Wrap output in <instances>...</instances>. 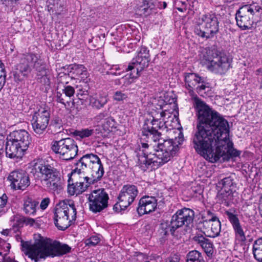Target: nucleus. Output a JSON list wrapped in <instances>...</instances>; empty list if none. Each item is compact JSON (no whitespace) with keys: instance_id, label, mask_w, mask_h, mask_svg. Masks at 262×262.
<instances>
[{"instance_id":"f257e3e1","label":"nucleus","mask_w":262,"mask_h":262,"mask_svg":"<svg viewBox=\"0 0 262 262\" xmlns=\"http://www.w3.org/2000/svg\"><path fill=\"white\" fill-rule=\"evenodd\" d=\"M194 106L200 123L193 140L195 150L212 163L221 158L223 161H228L229 130L228 121L198 98L194 99Z\"/></svg>"},{"instance_id":"f03ea898","label":"nucleus","mask_w":262,"mask_h":262,"mask_svg":"<svg viewBox=\"0 0 262 262\" xmlns=\"http://www.w3.org/2000/svg\"><path fill=\"white\" fill-rule=\"evenodd\" d=\"M151 117L145 121L143 126V134L148 137L151 143H142L144 148L140 150L138 154V164L142 170L145 171L149 167L157 168L168 162L178 150V145L172 139H163L160 138L161 133L158 129L165 126L168 127V120L171 118L170 113L166 110L160 107L157 111L151 112Z\"/></svg>"},{"instance_id":"7ed1b4c3","label":"nucleus","mask_w":262,"mask_h":262,"mask_svg":"<svg viewBox=\"0 0 262 262\" xmlns=\"http://www.w3.org/2000/svg\"><path fill=\"white\" fill-rule=\"evenodd\" d=\"M23 250L26 256L32 260L38 262L47 257L63 255L71 250L68 245L62 244L50 238L40 237L33 244L22 243Z\"/></svg>"},{"instance_id":"20e7f679","label":"nucleus","mask_w":262,"mask_h":262,"mask_svg":"<svg viewBox=\"0 0 262 262\" xmlns=\"http://www.w3.org/2000/svg\"><path fill=\"white\" fill-rule=\"evenodd\" d=\"M6 154L10 158H21L31 142L30 134L24 129L14 130L7 137Z\"/></svg>"},{"instance_id":"39448f33","label":"nucleus","mask_w":262,"mask_h":262,"mask_svg":"<svg viewBox=\"0 0 262 262\" xmlns=\"http://www.w3.org/2000/svg\"><path fill=\"white\" fill-rule=\"evenodd\" d=\"M76 208L72 201H62L56 206L54 223L61 230L67 229L76 219Z\"/></svg>"},{"instance_id":"423d86ee","label":"nucleus","mask_w":262,"mask_h":262,"mask_svg":"<svg viewBox=\"0 0 262 262\" xmlns=\"http://www.w3.org/2000/svg\"><path fill=\"white\" fill-rule=\"evenodd\" d=\"M76 208L72 201H62L56 206L54 223L61 230L67 229L76 219Z\"/></svg>"},{"instance_id":"0eeeda50","label":"nucleus","mask_w":262,"mask_h":262,"mask_svg":"<svg viewBox=\"0 0 262 262\" xmlns=\"http://www.w3.org/2000/svg\"><path fill=\"white\" fill-rule=\"evenodd\" d=\"M200 60L201 63L211 72L222 73L229 67L228 58L218 57L215 51L209 48L201 50Z\"/></svg>"},{"instance_id":"6e6552de","label":"nucleus","mask_w":262,"mask_h":262,"mask_svg":"<svg viewBox=\"0 0 262 262\" xmlns=\"http://www.w3.org/2000/svg\"><path fill=\"white\" fill-rule=\"evenodd\" d=\"M261 9V7L257 3L246 5L240 7L235 16L237 26L244 30L250 28Z\"/></svg>"},{"instance_id":"1a4fd4ad","label":"nucleus","mask_w":262,"mask_h":262,"mask_svg":"<svg viewBox=\"0 0 262 262\" xmlns=\"http://www.w3.org/2000/svg\"><path fill=\"white\" fill-rule=\"evenodd\" d=\"M218 30L217 19L213 14L202 15L198 19L194 28L195 34L206 38L212 37Z\"/></svg>"},{"instance_id":"9d476101","label":"nucleus","mask_w":262,"mask_h":262,"mask_svg":"<svg viewBox=\"0 0 262 262\" xmlns=\"http://www.w3.org/2000/svg\"><path fill=\"white\" fill-rule=\"evenodd\" d=\"M52 149L64 160L73 159L77 155L78 148L75 141L71 138L53 142Z\"/></svg>"},{"instance_id":"9b49d317","label":"nucleus","mask_w":262,"mask_h":262,"mask_svg":"<svg viewBox=\"0 0 262 262\" xmlns=\"http://www.w3.org/2000/svg\"><path fill=\"white\" fill-rule=\"evenodd\" d=\"M38 56L34 54L24 55L20 62L17 64L16 71L14 73L15 81H21L28 77L30 73V67L38 69L40 64Z\"/></svg>"},{"instance_id":"f8f14e48","label":"nucleus","mask_w":262,"mask_h":262,"mask_svg":"<svg viewBox=\"0 0 262 262\" xmlns=\"http://www.w3.org/2000/svg\"><path fill=\"white\" fill-rule=\"evenodd\" d=\"M86 196L89 209L94 213L99 212L108 206L109 196L103 188L93 190Z\"/></svg>"},{"instance_id":"ddd939ff","label":"nucleus","mask_w":262,"mask_h":262,"mask_svg":"<svg viewBox=\"0 0 262 262\" xmlns=\"http://www.w3.org/2000/svg\"><path fill=\"white\" fill-rule=\"evenodd\" d=\"M70 180L74 182L68 186V192L71 195L82 193L91 185L85 178L84 172L78 168L72 171Z\"/></svg>"},{"instance_id":"4468645a","label":"nucleus","mask_w":262,"mask_h":262,"mask_svg":"<svg viewBox=\"0 0 262 262\" xmlns=\"http://www.w3.org/2000/svg\"><path fill=\"white\" fill-rule=\"evenodd\" d=\"M138 193L137 188L135 185L124 186L118 196V202L114 206V210L119 212L125 209L134 202Z\"/></svg>"},{"instance_id":"2eb2a0df","label":"nucleus","mask_w":262,"mask_h":262,"mask_svg":"<svg viewBox=\"0 0 262 262\" xmlns=\"http://www.w3.org/2000/svg\"><path fill=\"white\" fill-rule=\"evenodd\" d=\"M194 212L190 209L183 208L178 210L172 216L170 231L173 233L175 230L183 226H188L193 220Z\"/></svg>"},{"instance_id":"dca6fc26","label":"nucleus","mask_w":262,"mask_h":262,"mask_svg":"<svg viewBox=\"0 0 262 262\" xmlns=\"http://www.w3.org/2000/svg\"><path fill=\"white\" fill-rule=\"evenodd\" d=\"M50 111L45 108L40 109L34 114L31 123L34 132L38 135L43 134L49 124Z\"/></svg>"},{"instance_id":"f3484780","label":"nucleus","mask_w":262,"mask_h":262,"mask_svg":"<svg viewBox=\"0 0 262 262\" xmlns=\"http://www.w3.org/2000/svg\"><path fill=\"white\" fill-rule=\"evenodd\" d=\"M30 165L31 173L33 174L40 173L42 183L59 172L55 168L40 160H34Z\"/></svg>"},{"instance_id":"a211bd4d","label":"nucleus","mask_w":262,"mask_h":262,"mask_svg":"<svg viewBox=\"0 0 262 262\" xmlns=\"http://www.w3.org/2000/svg\"><path fill=\"white\" fill-rule=\"evenodd\" d=\"M8 180L11 182V188L15 190H25L30 185L28 174L24 170L11 172Z\"/></svg>"},{"instance_id":"6ab92c4d","label":"nucleus","mask_w":262,"mask_h":262,"mask_svg":"<svg viewBox=\"0 0 262 262\" xmlns=\"http://www.w3.org/2000/svg\"><path fill=\"white\" fill-rule=\"evenodd\" d=\"M202 232L208 237H215L221 231V223L216 217L203 221L199 224Z\"/></svg>"},{"instance_id":"aec40b11","label":"nucleus","mask_w":262,"mask_h":262,"mask_svg":"<svg viewBox=\"0 0 262 262\" xmlns=\"http://www.w3.org/2000/svg\"><path fill=\"white\" fill-rule=\"evenodd\" d=\"M149 51L146 47H141L137 52V55L133 59V64L129 68L134 66L137 71H142L148 67L149 62Z\"/></svg>"},{"instance_id":"412c9836","label":"nucleus","mask_w":262,"mask_h":262,"mask_svg":"<svg viewBox=\"0 0 262 262\" xmlns=\"http://www.w3.org/2000/svg\"><path fill=\"white\" fill-rule=\"evenodd\" d=\"M157 206V200L154 196H144L139 202L137 211L140 215L149 213L155 211Z\"/></svg>"},{"instance_id":"4be33fe9","label":"nucleus","mask_w":262,"mask_h":262,"mask_svg":"<svg viewBox=\"0 0 262 262\" xmlns=\"http://www.w3.org/2000/svg\"><path fill=\"white\" fill-rule=\"evenodd\" d=\"M42 183L49 191L54 193L58 194L62 190V182L59 172Z\"/></svg>"},{"instance_id":"5701e85b","label":"nucleus","mask_w":262,"mask_h":262,"mask_svg":"<svg viewBox=\"0 0 262 262\" xmlns=\"http://www.w3.org/2000/svg\"><path fill=\"white\" fill-rule=\"evenodd\" d=\"M230 223L232 225L236 240L239 242H245L246 240V237L243 227L237 216L231 213Z\"/></svg>"},{"instance_id":"b1692460","label":"nucleus","mask_w":262,"mask_h":262,"mask_svg":"<svg viewBox=\"0 0 262 262\" xmlns=\"http://www.w3.org/2000/svg\"><path fill=\"white\" fill-rule=\"evenodd\" d=\"M90 169V176L85 175V178L91 185L94 184L102 178L104 173L103 166L102 162H100L98 164L91 166Z\"/></svg>"},{"instance_id":"393cba45","label":"nucleus","mask_w":262,"mask_h":262,"mask_svg":"<svg viewBox=\"0 0 262 262\" xmlns=\"http://www.w3.org/2000/svg\"><path fill=\"white\" fill-rule=\"evenodd\" d=\"M193 241L199 244L208 256H211L213 253V245L210 240L202 234H198L193 237Z\"/></svg>"},{"instance_id":"a878e982","label":"nucleus","mask_w":262,"mask_h":262,"mask_svg":"<svg viewBox=\"0 0 262 262\" xmlns=\"http://www.w3.org/2000/svg\"><path fill=\"white\" fill-rule=\"evenodd\" d=\"M101 162L100 159L99 157L93 154H88L83 155L79 160L77 163V166L81 167L83 168L84 167L86 168L88 167L89 168L91 166H93Z\"/></svg>"},{"instance_id":"bb28decb","label":"nucleus","mask_w":262,"mask_h":262,"mask_svg":"<svg viewBox=\"0 0 262 262\" xmlns=\"http://www.w3.org/2000/svg\"><path fill=\"white\" fill-rule=\"evenodd\" d=\"M185 80L186 88L189 89L191 93L200 82H202L203 78L195 73H187L185 76Z\"/></svg>"},{"instance_id":"cd10ccee","label":"nucleus","mask_w":262,"mask_h":262,"mask_svg":"<svg viewBox=\"0 0 262 262\" xmlns=\"http://www.w3.org/2000/svg\"><path fill=\"white\" fill-rule=\"evenodd\" d=\"M48 11L52 15H59L63 11V2L61 0H48Z\"/></svg>"},{"instance_id":"c85d7f7f","label":"nucleus","mask_w":262,"mask_h":262,"mask_svg":"<svg viewBox=\"0 0 262 262\" xmlns=\"http://www.w3.org/2000/svg\"><path fill=\"white\" fill-rule=\"evenodd\" d=\"M107 102L106 95L99 94L91 96L90 98V104L97 109H100Z\"/></svg>"},{"instance_id":"c756f323","label":"nucleus","mask_w":262,"mask_h":262,"mask_svg":"<svg viewBox=\"0 0 262 262\" xmlns=\"http://www.w3.org/2000/svg\"><path fill=\"white\" fill-rule=\"evenodd\" d=\"M72 72L77 77V78L83 82L88 81V73L86 69L81 64H75L72 68Z\"/></svg>"},{"instance_id":"7c9ffc66","label":"nucleus","mask_w":262,"mask_h":262,"mask_svg":"<svg viewBox=\"0 0 262 262\" xmlns=\"http://www.w3.org/2000/svg\"><path fill=\"white\" fill-rule=\"evenodd\" d=\"M37 70L38 72V78H39V76H41V77L40 78V82L46 86H49L50 82V78L48 76L49 70L46 68V67L45 65H43L40 63V64L38 66V68L37 69Z\"/></svg>"},{"instance_id":"2f4dec72","label":"nucleus","mask_w":262,"mask_h":262,"mask_svg":"<svg viewBox=\"0 0 262 262\" xmlns=\"http://www.w3.org/2000/svg\"><path fill=\"white\" fill-rule=\"evenodd\" d=\"M252 252L254 258L259 262H262V237L254 241Z\"/></svg>"},{"instance_id":"473e14b6","label":"nucleus","mask_w":262,"mask_h":262,"mask_svg":"<svg viewBox=\"0 0 262 262\" xmlns=\"http://www.w3.org/2000/svg\"><path fill=\"white\" fill-rule=\"evenodd\" d=\"M38 203L31 199H27L24 203V211L28 215H34L36 211Z\"/></svg>"},{"instance_id":"72a5a7b5","label":"nucleus","mask_w":262,"mask_h":262,"mask_svg":"<svg viewBox=\"0 0 262 262\" xmlns=\"http://www.w3.org/2000/svg\"><path fill=\"white\" fill-rule=\"evenodd\" d=\"M186 262H205V261L200 252L192 250L187 254Z\"/></svg>"},{"instance_id":"f704fd0d","label":"nucleus","mask_w":262,"mask_h":262,"mask_svg":"<svg viewBox=\"0 0 262 262\" xmlns=\"http://www.w3.org/2000/svg\"><path fill=\"white\" fill-rule=\"evenodd\" d=\"M217 199L221 204H224L226 206H229V193L227 191L226 187L225 185L223 186V188L219 193L217 195Z\"/></svg>"},{"instance_id":"c9c22d12","label":"nucleus","mask_w":262,"mask_h":262,"mask_svg":"<svg viewBox=\"0 0 262 262\" xmlns=\"http://www.w3.org/2000/svg\"><path fill=\"white\" fill-rule=\"evenodd\" d=\"M56 100L58 102L63 104L65 108L70 111L75 107V102L73 100L66 101L61 94L59 93L57 94Z\"/></svg>"},{"instance_id":"e433bc0d","label":"nucleus","mask_w":262,"mask_h":262,"mask_svg":"<svg viewBox=\"0 0 262 262\" xmlns=\"http://www.w3.org/2000/svg\"><path fill=\"white\" fill-rule=\"evenodd\" d=\"M113 98L117 102L125 101L128 98V94L123 91H117L114 93Z\"/></svg>"},{"instance_id":"4c0bfd02","label":"nucleus","mask_w":262,"mask_h":262,"mask_svg":"<svg viewBox=\"0 0 262 262\" xmlns=\"http://www.w3.org/2000/svg\"><path fill=\"white\" fill-rule=\"evenodd\" d=\"M141 71H137V73H133L132 77L129 76V75H126L122 77V78H124V81H123V85L127 86L130 83H133L134 81V80L140 76V73Z\"/></svg>"},{"instance_id":"58836bf2","label":"nucleus","mask_w":262,"mask_h":262,"mask_svg":"<svg viewBox=\"0 0 262 262\" xmlns=\"http://www.w3.org/2000/svg\"><path fill=\"white\" fill-rule=\"evenodd\" d=\"M100 242V238L97 236H92L85 241L86 245L91 247L97 245Z\"/></svg>"},{"instance_id":"ea45409f","label":"nucleus","mask_w":262,"mask_h":262,"mask_svg":"<svg viewBox=\"0 0 262 262\" xmlns=\"http://www.w3.org/2000/svg\"><path fill=\"white\" fill-rule=\"evenodd\" d=\"M155 6L154 4L151 3H148L147 6L143 8H142L141 9V14L144 15H149L152 13V10L154 9Z\"/></svg>"},{"instance_id":"a19ab883","label":"nucleus","mask_w":262,"mask_h":262,"mask_svg":"<svg viewBox=\"0 0 262 262\" xmlns=\"http://www.w3.org/2000/svg\"><path fill=\"white\" fill-rule=\"evenodd\" d=\"M115 125L114 120L109 116L105 119L104 123L103 124V127L104 129L106 130H110V128H112Z\"/></svg>"},{"instance_id":"79ce46f5","label":"nucleus","mask_w":262,"mask_h":262,"mask_svg":"<svg viewBox=\"0 0 262 262\" xmlns=\"http://www.w3.org/2000/svg\"><path fill=\"white\" fill-rule=\"evenodd\" d=\"M62 91L65 96L69 98L73 96L75 93L74 88L70 85L65 86Z\"/></svg>"},{"instance_id":"37998d69","label":"nucleus","mask_w":262,"mask_h":262,"mask_svg":"<svg viewBox=\"0 0 262 262\" xmlns=\"http://www.w3.org/2000/svg\"><path fill=\"white\" fill-rule=\"evenodd\" d=\"M109 116V114L107 111H104L100 113L94 118L95 120L98 122H100L102 120H104Z\"/></svg>"},{"instance_id":"c03bdc74","label":"nucleus","mask_w":262,"mask_h":262,"mask_svg":"<svg viewBox=\"0 0 262 262\" xmlns=\"http://www.w3.org/2000/svg\"><path fill=\"white\" fill-rule=\"evenodd\" d=\"M93 130L92 129H84L78 132V135L81 138L89 137L92 135Z\"/></svg>"},{"instance_id":"a18cd8bd","label":"nucleus","mask_w":262,"mask_h":262,"mask_svg":"<svg viewBox=\"0 0 262 262\" xmlns=\"http://www.w3.org/2000/svg\"><path fill=\"white\" fill-rule=\"evenodd\" d=\"M241 152L233 148V143L230 142V159L239 157Z\"/></svg>"},{"instance_id":"49530a36","label":"nucleus","mask_w":262,"mask_h":262,"mask_svg":"<svg viewBox=\"0 0 262 262\" xmlns=\"http://www.w3.org/2000/svg\"><path fill=\"white\" fill-rule=\"evenodd\" d=\"M119 70H120V69L119 67L117 66H114L110 69L109 74L114 76L121 75L122 72H117V71Z\"/></svg>"},{"instance_id":"de8ad7c7","label":"nucleus","mask_w":262,"mask_h":262,"mask_svg":"<svg viewBox=\"0 0 262 262\" xmlns=\"http://www.w3.org/2000/svg\"><path fill=\"white\" fill-rule=\"evenodd\" d=\"M206 88V86L204 82V79L203 78L202 82H200V83L196 86L195 89L199 93H201L205 90Z\"/></svg>"},{"instance_id":"09e8293b","label":"nucleus","mask_w":262,"mask_h":262,"mask_svg":"<svg viewBox=\"0 0 262 262\" xmlns=\"http://www.w3.org/2000/svg\"><path fill=\"white\" fill-rule=\"evenodd\" d=\"M88 90L84 89H79L78 90L77 96L79 99H82L84 98V96L88 95Z\"/></svg>"},{"instance_id":"8fccbe9b","label":"nucleus","mask_w":262,"mask_h":262,"mask_svg":"<svg viewBox=\"0 0 262 262\" xmlns=\"http://www.w3.org/2000/svg\"><path fill=\"white\" fill-rule=\"evenodd\" d=\"M50 203V199L48 198L43 199L40 204V207L41 209L45 210L48 206Z\"/></svg>"},{"instance_id":"3c124183","label":"nucleus","mask_w":262,"mask_h":262,"mask_svg":"<svg viewBox=\"0 0 262 262\" xmlns=\"http://www.w3.org/2000/svg\"><path fill=\"white\" fill-rule=\"evenodd\" d=\"M180 256L179 255L174 254L169 257L166 261V262H179Z\"/></svg>"},{"instance_id":"603ef678","label":"nucleus","mask_w":262,"mask_h":262,"mask_svg":"<svg viewBox=\"0 0 262 262\" xmlns=\"http://www.w3.org/2000/svg\"><path fill=\"white\" fill-rule=\"evenodd\" d=\"M133 64V61L128 64L127 68L126 69L127 71H130V74H129V76L132 77V75L133 73L136 74L137 72V70L136 68H135L134 66H132L133 68L129 69V67L130 66H132Z\"/></svg>"},{"instance_id":"864d4df0","label":"nucleus","mask_w":262,"mask_h":262,"mask_svg":"<svg viewBox=\"0 0 262 262\" xmlns=\"http://www.w3.org/2000/svg\"><path fill=\"white\" fill-rule=\"evenodd\" d=\"M191 190L193 192H194V193L192 194V195L195 197L198 196L197 194H201L202 192V191L200 187H192L191 188Z\"/></svg>"},{"instance_id":"5fc2aeb1","label":"nucleus","mask_w":262,"mask_h":262,"mask_svg":"<svg viewBox=\"0 0 262 262\" xmlns=\"http://www.w3.org/2000/svg\"><path fill=\"white\" fill-rule=\"evenodd\" d=\"M6 76L5 74L0 75V91L6 83Z\"/></svg>"},{"instance_id":"6e6d98bb","label":"nucleus","mask_w":262,"mask_h":262,"mask_svg":"<svg viewBox=\"0 0 262 262\" xmlns=\"http://www.w3.org/2000/svg\"><path fill=\"white\" fill-rule=\"evenodd\" d=\"M3 258V262H18L15 260L14 259L10 258V257H7L6 256H4Z\"/></svg>"},{"instance_id":"4d7b16f0","label":"nucleus","mask_w":262,"mask_h":262,"mask_svg":"<svg viewBox=\"0 0 262 262\" xmlns=\"http://www.w3.org/2000/svg\"><path fill=\"white\" fill-rule=\"evenodd\" d=\"M124 79H125L124 78H122V77H121L120 79H116L115 80V83L116 85H121V84L123 85V81H124Z\"/></svg>"},{"instance_id":"13d9d810","label":"nucleus","mask_w":262,"mask_h":262,"mask_svg":"<svg viewBox=\"0 0 262 262\" xmlns=\"http://www.w3.org/2000/svg\"><path fill=\"white\" fill-rule=\"evenodd\" d=\"M4 141L0 140V156L3 154L4 152Z\"/></svg>"},{"instance_id":"bf43d9fd","label":"nucleus","mask_w":262,"mask_h":262,"mask_svg":"<svg viewBox=\"0 0 262 262\" xmlns=\"http://www.w3.org/2000/svg\"><path fill=\"white\" fill-rule=\"evenodd\" d=\"M4 63L0 60V68L1 69V73L2 74L1 75H3V74H5L6 76V73H5V69L4 68Z\"/></svg>"},{"instance_id":"052dcab7","label":"nucleus","mask_w":262,"mask_h":262,"mask_svg":"<svg viewBox=\"0 0 262 262\" xmlns=\"http://www.w3.org/2000/svg\"><path fill=\"white\" fill-rule=\"evenodd\" d=\"M10 232V230H9V229H5V230H3L2 231V234L3 235H6V236H8L9 233Z\"/></svg>"},{"instance_id":"680f3d73","label":"nucleus","mask_w":262,"mask_h":262,"mask_svg":"<svg viewBox=\"0 0 262 262\" xmlns=\"http://www.w3.org/2000/svg\"><path fill=\"white\" fill-rule=\"evenodd\" d=\"M27 223L29 224L33 225L35 223V220L33 219L30 218L27 220Z\"/></svg>"},{"instance_id":"e2e57ef3","label":"nucleus","mask_w":262,"mask_h":262,"mask_svg":"<svg viewBox=\"0 0 262 262\" xmlns=\"http://www.w3.org/2000/svg\"><path fill=\"white\" fill-rule=\"evenodd\" d=\"M167 4L165 2H163V8H165L166 7Z\"/></svg>"},{"instance_id":"0e129e2a","label":"nucleus","mask_w":262,"mask_h":262,"mask_svg":"<svg viewBox=\"0 0 262 262\" xmlns=\"http://www.w3.org/2000/svg\"><path fill=\"white\" fill-rule=\"evenodd\" d=\"M226 213L229 216V212L228 211H226Z\"/></svg>"},{"instance_id":"69168bd1","label":"nucleus","mask_w":262,"mask_h":262,"mask_svg":"<svg viewBox=\"0 0 262 262\" xmlns=\"http://www.w3.org/2000/svg\"><path fill=\"white\" fill-rule=\"evenodd\" d=\"M7 247L8 249H9L10 248V245L8 244Z\"/></svg>"},{"instance_id":"338daca9","label":"nucleus","mask_w":262,"mask_h":262,"mask_svg":"<svg viewBox=\"0 0 262 262\" xmlns=\"http://www.w3.org/2000/svg\"><path fill=\"white\" fill-rule=\"evenodd\" d=\"M0 255H3V253L2 252H0Z\"/></svg>"},{"instance_id":"774afa93","label":"nucleus","mask_w":262,"mask_h":262,"mask_svg":"<svg viewBox=\"0 0 262 262\" xmlns=\"http://www.w3.org/2000/svg\"><path fill=\"white\" fill-rule=\"evenodd\" d=\"M145 262H150V261H145Z\"/></svg>"}]
</instances>
